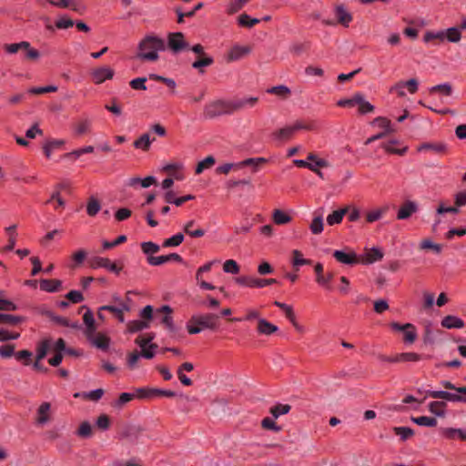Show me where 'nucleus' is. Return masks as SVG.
<instances>
[{
	"mask_svg": "<svg viewBox=\"0 0 466 466\" xmlns=\"http://www.w3.org/2000/svg\"><path fill=\"white\" fill-rule=\"evenodd\" d=\"M166 49L167 43L163 38L147 35L138 44L137 58H158V52Z\"/></svg>",
	"mask_w": 466,
	"mask_h": 466,
	"instance_id": "f257e3e1",
	"label": "nucleus"
},
{
	"mask_svg": "<svg viewBox=\"0 0 466 466\" xmlns=\"http://www.w3.org/2000/svg\"><path fill=\"white\" fill-rule=\"evenodd\" d=\"M456 43L461 39V30L458 27H451L446 31L427 32L424 35L426 43H442L445 40Z\"/></svg>",
	"mask_w": 466,
	"mask_h": 466,
	"instance_id": "f03ea898",
	"label": "nucleus"
},
{
	"mask_svg": "<svg viewBox=\"0 0 466 466\" xmlns=\"http://www.w3.org/2000/svg\"><path fill=\"white\" fill-rule=\"evenodd\" d=\"M233 114L230 100H214L207 104L204 108V115L207 118H215L222 115Z\"/></svg>",
	"mask_w": 466,
	"mask_h": 466,
	"instance_id": "7ed1b4c3",
	"label": "nucleus"
},
{
	"mask_svg": "<svg viewBox=\"0 0 466 466\" xmlns=\"http://www.w3.org/2000/svg\"><path fill=\"white\" fill-rule=\"evenodd\" d=\"M314 126L312 123H307L302 120H297L294 124L286 126L279 130L273 133L276 139L279 140H289L290 139L295 132L299 130H312Z\"/></svg>",
	"mask_w": 466,
	"mask_h": 466,
	"instance_id": "20e7f679",
	"label": "nucleus"
},
{
	"mask_svg": "<svg viewBox=\"0 0 466 466\" xmlns=\"http://www.w3.org/2000/svg\"><path fill=\"white\" fill-rule=\"evenodd\" d=\"M5 48L8 55H15L18 51H22L23 54L26 56V58H38L39 56H46V53L40 52L37 49L33 48L31 45L26 41L15 44H7L5 45Z\"/></svg>",
	"mask_w": 466,
	"mask_h": 466,
	"instance_id": "39448f33",
	"label": "nucleus"
},
{
	"mask_svg": "<svg viewBox=\"0 0 466 466\" xmlns=\"http://www.w3.org/2000/svg\"><path fill=\"white\" fill-rule=\"evenodd\" d=\"M458 393H461V395L444 390H427L426 396L433 399H442L453 402L457 401L466 403V387L463 386L458 389Z\"/></svg>",
	"mask_w": 466,
	"mask_h": 466,
	"instance_id": "423d86ee",
	"label": "nucleus"
},
{
	"mask_svg": "<svg viewBox=\"0 0 466 466\" xmlns=\"http://www.w3.org/2000/svg\"><path fill=\"white\" fill-rule=\"evenodd\" d=\"M390 327L393 330L403 333V340L407 344H412L417 339L416 328L411 323L400 324L398 322H391Z\"/></svg>",
	"mask_w": 466,
	"mask_h": 466,
	"instance_id": "0eeeda50",
	"label": "nucleus"
},
{
	"mask_svg": "<svg viewBox=\"0 0 466 466\" xmlns=\"http://www.w3.org/2000/svg\"><path fill=\"white\" fill-rule=\"evenodd\" d=\"M167 47L170 48L173 55H177L183 49L188 47V44L184 39V35L180 32L169 33L167 35Z\"/></svg>",
	"mask_w": 466,
	"mask_h": 466,
	"instance_id": "6e6552de",
	"label": "nucleus"
},
{
	"mask_svg": "<svg viewBox=\"0 0 466 466\" xmlns=\"http://www.w3.org/2000/svg\"><path fill=\"white\" fill-rule=\"evenodd\" d=\"M218 316L213 313L192 316L190 322L201 326L202 329H215Z\"/></svg>",
	"mask_w": 466,
	"mask_h": 466,
	"instance_id": "1a4fd4ad",
	"label": "nucleus"
},
{
	"mask_svg": "<svg viewBox=\"0 0 466 466\" xmlns=\"http://www.w3.org/2000/svg\"><path fill=\"white\" fill-rule=\"evenodd\" d=\"M236 282L242 286L250 288H263L268 285L277 283L275 279H260L251 277L241 276L236 279Z\"/></svg>",
	"mask_w": 466,
	"mask_h": 466,
	"instance_id": "9d476101",
	"label": "nucleus"
},
{
	"mask_svg": "<svg viewBox=\"0 0 466 466\" xmlns=\"http://www.w3.org/2000/svg\"><path fill=\"white\" fill-rule=\"evenodd\" d=\"M258 98L255 96L241 97L230 100L233 113L248 107H253L258 103Z\"/></svg>",
	"mask_w": 466,
	"mask_h": 466,
	"instance_id": "9b49d317",
	"label": "nucleus"
},
{
	"mask_svg": "<svg viewBox=\"0 0 466 466\" xmlns=\"http://www.w3.org/2000/svg\"><path fill=\"white\" fill-rule=\"evenodd\" d=\"M86 338L97 349L106 350L109 347L110 339L105 334L96 332V330L93 334L86 335Z\"/></svg>",
	"mask_w": 466,
	"mask_h": 466,
	"instance_id": "f8f14e48",
	"label": "nucleus"
},
{
	"mask_svg": "<svg viewBox=\"0 0 466 466\" xmlns=\"http://www.w3.org/2000/svg\"><path fill=\"white\" fill-rule=\"evenodd\" d=\"M169 261H177V262H182L183 258L180 255L177 253H171L169 255L165 256H148L147 257V262L151 266H160L162 264H165Z\"/></svg>",
	"mask_w": 466,
	"mask_h": 466,
	"instance_id": "ddd939ff",
	"label": "nucleus"
},
{
	"mask_svg": "<svg viewBox=\"0 0 466 466\" xmlns=\"http://www.w3.org/2000/svg\"><path fill=\"white\" fill-rule=\"evenodd\" d=\"M49 4L52 5L60 7V8H71L73 11L83 14L85 11V6L78 3L76 0H47Z\"/></svg>",
	"mask_w": 466,
	"mask_h": 466,
	"instance_id": "4468645a",
	"label": "nucleus"
},
{
	"mask_svg": "<svg viewBox=\"0 0 466 466\" xmlns=\"http://www.w3.org/2000/svg\"><path fill=\"white\" fill-rule=\"evenodd\" d=\"M114 76V71L109 67H97L92 71V79L96 84H101L106 79H111Z\"/></svg>",
	"mask_w": 466,
	"mask_h": 466,
	"instance_id": "2eb2a0df",
	"label": "nucleus"
},
{
	"mask_svg": "<svg viewBox=\"0 0 466 466\" xmlns=\"http://www.w3.org/2000/svg\"><path fill=\"white\" fill-rule=\"evenodd\" d=\"M333 257L339 262H340L342 264H346V265H354L360 261L356 253H354L353 251L345 252L343 250H335L333 252Z\"/></svg>",
	"mask_w": 466,
	"mask_h": 466,
	"instance_id": "dca6fc26",
	"label": "nucleus"
},
{
	"mask_svg": "<svg viewBox=\"0 0 466 466\" xmlns=\"http://www.w3.org/2000/svg\"><path fill=\"white\" fill-rule=\"evenodd\" d=\"M316 273V281L328 289H330L329 282L334 278V274L332 272H328L326 275H323V265L321 263H317L314 268Z\"/></svg>",
	"mask_w": 466,
	"mask_h": 466,
	"instance_id": "f3484780",
	"label": "nucleus"
},
{
	"mask_svg": "<svg viewBox=\"0 0 466 466\" xmlns=\"http://www.w3.org/2000/svg\"><path fill=\"white\" fill-rule=\"evenodd\" d=\"M172 312L173 309L169 306L165 305L158 309L156 314H164L161 318V323H163L170 331H175V325L171 317Z\"/></svg>",
	"mask_w": 466,
	"mask_h": 466,
	"instance_id": "a211bd4d",
	"label": "nucleus"
},
{
	"mask_svg": "<svg viewBox=\"0 0 466 466\" xmlns=\"http://www.w3.org/2000/svg\"><path fill=\"white\" fill-rule=\"evenodd\" d=\"M418 210V206L413 201H406L404 202L401 207L400 208L398 213H397V218L398 219H407L409 218L413 213H415Z\"/></svg>",
	"mask_w": 466,
	"mask_h": 466,
	"instance_id": "6ab92c4d",
	"label": "nucleus"
},
{
	"mask_svg": "<svg viewBox=\"0 0 466 466\" xmlns=\"http://www.w3.org/2000/svg\"><path fill=\"white\" fill-rule=\"evenodd\" d=\"M51 405L49 402H43L37 409V416L35 421L39 425H44L50 420Z\"/></svg>",
	"mask_w": 466,
	"mask_h": 466,
	"instance_id": "aec40b11",
	"label": "nucleus"
},
{
	"mask_svg": "<svg viewBox=\"0 0 466 466\" xmlns=\"http://www.w3.org/2000/svg\"><path fill=\"white\" fill-rule=\"evenodd\" d=\"M441 326L446 329H461L464 327V321L453 315H448L441 320Z\"/></svg>",
	"mask_w": 466,
	"mask_h": 466,
	"instance_id": "412c9836",
	"label": "nucleus"
},
{
	"mask_svg": "<svg viewBox=\"0 0 466 466\" xmlns=\"http://www.w3.org/2000/svg\"><path fill=\"white\" fill-rule=\"evenodd\" d=\"M253 55L249 46L235 45L229 51L228 58H239Z\"/></svg>",
	"mask_w": 466,
	"mask_h": 466,
	"instance_id": "4be33fe9",
	"label": "nucleus"
},
{
	"mask_svg": "<svg viewBox=\"0 0 466 466\" xmlns=\"http://www.w3.org/2000/svg\"><path fill=\"white\" fill-rule=\"evenodd\" d=\"M383 258V253L379 248H370L366 249L365 257L362 258L361 262L364 264H371L376 261L380 260Z\"/></svg>",
	"mask_w": 466,
	"mask_h": 466,
	"instance_id": "5701e85b",
	"label": "nucleus"
},
{
	"mask_svg": "<svg viewBox=\"0 0 466 466\" xmlns=\"http://www.w3.org/2000/svg\"><path fill=\"white\" fill-rule=\"evenodd\" d=\"M40 289L46 292H56L61 288L62 282L58 279H41Z\"/></svg>",
	"mask_w": 466,
	"mask_h": 466,
	"instance_id": "b1692460",
	"label": "nucleus"
},
{
	"mask_svg": "<svg viewBox=\"0 0 466 466\" xmlns=\"http://www.w3.org/2000/svg\"><path fill=\"white\" fill-rule=\"evenodd\" d=\"M324 221H323V214L322 213H314V218L312 219L309 229L312 234L319 235L323 231Z\"/></svg>",
	"mask_w": 466,
	"mask_h": 466,
	"instance_id": "393cba45",
	"label": "nucleus"
},
{
	"mask_svg": "<svg viewBox=\"0 0 466 466\" xmlns=\"http://www.w3.org/2000/svg\"><path fill=\"white\" fill-rule=\"evenodd\" d=\"M278 330V327L264 319L258 320V331L264 335H270Z\"/></svg>",
	"mask_w": 466,
	"mask_h": 466,
	"instance_id": "a878e982",
	"label": "nucleus"
},
{
	"mask_svg": "<svg viewBox=\"0 0 466 466\" xmlns=\"http://www.w3.org/2000/svg\"><path fill=\"white\" fill-rule=\"evenodd\" d=\"M349 212V208L335 210L327 217V223L329 226L339 224L342 221L343 217Z\"/></svg>",
	"mask_w": 466,
	"mask_h": 466,
	"instance_id": "bb28decb",
	"label": "nucleus"
},
{
	"mask_svg": "<svg viewBox=\"0 0 466 466\" xmlns=\"http://www.w3.org/2000/svg\"><path fill=\"white\" fill-rule=\"evenodd\" d=\"M335 15L338 22L345 26H348L352 20L351 15L348 13L342 5L336 6Z\"/></svg>",
	"mask_w": 466,
	"mask_h": 466,
	"instance_id": "cd10ccee",
	"label": "nucleus"
},
{
	"mask_svg": "<svg viewBox=\"0 0 466 466\" xmlns=\"http://www.w3.org/2000/svg\"><path fill=\"white\" fill-rule=\"evenodd\" d=\"M421 360V356L415 352H403L395 355V362H417Z\"/></svg>",
	"mask_w": 466,
	"mask_h": 466,
	"instance_id": "c85d7f7f",
	"label": "nucleus"
},
{
	"mask_svg": "<svg viewBox=\"0 0 466 466\" xmlns=\"http://www.w3.org/2000/svg\"><path fill=\"white\" fill-rule=\"evenodd\" d=\"M84 323L86 327V336L88 334H93L96 330V326L95 323V319L92 312L88 309L83 316Z\"/></svg>",
	"mask_w": 466,
	"mask_h": 466,
	"instance_id": "c756f323",
	"label": "nucleus"
},
{
	"mask_svg": "<svg viewBox=\"0 0 466 466\" xmlns=\"http://www.w3.org/2000/svg\"><path fill=\"white\" fill-rule=\"evenodd\" d=\"M407 87L408 91L410 94H414L418 90V81L415 78H411L408 81H400L398 82L394 86L393 89H401Z\"/></svg>",
	"mask_w": 466,
	"mask_h": 466,
	"instance_id": "7c9ffc66",
	"label": "nucleus"
},
{
	"mask_svg": "<svg viewBox=\"0 0 466 466\" xmlns=\"http://www.w3.org/2000/svg\"><path fill=\"white\" fill-rule=\"evenodd\" d=\"M154 140H155V138H153V141ZM151 143H152V140L150 139L149 135L147 133H145L142 136H140L139 138H137L134 142V147L136 148H140L144 151H147L150 147Z\"/></svg>",
	"mask_w": 466,
	"mask_h": 466,
	"instance_id": "2f4dec72",
	"label": "nucleus"
},
{
	"mask_svg": "<svg viewBox=\"0 0 466 466\" xmlns=\"http://www.w3.org/2000/svg\"><path fill=\"white\" fill-rule=\"evenodd\" d=\"M446 403L444 401H431L429 404V410L439 417H444Z\"/></svg>",
	"mask_w": 466,
	"mask_h": 466,
	"instance_id": "473e14b6",
	"label": "nucleus"
},
{
	"mask_svg": "<svg viewBox=\"0 0 466 466\" xmlns=\"http://www.w3.org/2000/svg\"><path fill=\"white\" fill-rule=\"evenodd\" d=\"M411 420L417 425L425 427H435L438 423L435 418L428 416L411 417Z\"/></svg>",
	"mask_w": 466,
	"mask_h": 466,
	"instance_id": "72a5a7b5",
	"label": "nucleus"
},
{
	"mask_svg": "<svg viewBox=\"0 0 466 466\" xmlns=\"http://www.w3.org/2000/svg\"><path fill=\"white\" fill-rule=\"evenodd\" d=\"M272 219L277 225H284L291 221V217L280 209H275L272 214Z\"/></svg>",
	"mask_w": 466,
	"mask_h": 466,
	"instance_id": "f704fd0d",
	"label": "nucleus"
},
{
	"mask_svg": "<svg viewBox=\"0 0 466 466\" xmlns=\"http://www.w3.org/2000/svg\"><path fill=\"white\" fill-rule=\"evenodd\" d=\"M149 328V323L147 320L138 319L129 321L127 323V329L129 332L135 333Z\"/></svg>",
	"mask_w": 466,
	"mask_h": 466,
	"instance_id": "c9c22d12",
	"label": "nucleus"
},
{
	"mask_svg": "<svg viewBox=\"0 0 466 466\" xmlns=\"http://www.w3.org/2000/svg\"><path fill=\"white\" fill-rule=\"evenodd\" d=\"M267 92L268 94L275 95V96H279L281 98L289 97L290 93H291L290 89L288 86H283V85L270 87V88L267 89Z\"/></svg>",
	"mask_w": 466,
	"mask_h": 466,
	"instance_id": "e433bc0d",
	"label": "nucleus"
},
{
	"mask_svg": "<svg viewBox=\"0 0 466 466\" xmlns=\"http://www.w3.org/2000/svg\"><path fill=\"white\" fill-rule=\"evenodd\" d=\"M194 224H195L194 220L188 221L184 226L185 233L187 234L188 236L192 237V238H201V237H203L205 235V231L202 228L194 229V228H193Z\"/></svg>",
	"mask_w": 466,
	"mask_h": 466,
	"instance_id": "4c0bfd02",
	"label": "nucleus"
},
{
	"mask_svg": "<svg viewBox=\"0 0 466 466\" xmlns=\"http://www.w3.org/2000/svg\"><path fill=\"white\" fill-rule=\"evenodd\" d=\"M418 150H432L436 153H444L446 146L442 143H424L418 147Z\"/></svg>",
	"mask_w": 466,
	"mask_h": 466,
	"instance_id": "58836bf2",
	"label": "nucleus"
},
{
	"mask_svg": "<svg viewBox=\"0 0 466 466\" xmlns=\"http://www.w3.org/2000/svg\"><path fill=\"white\" fill-rule=\"evenodd\" d=\"M274 304L285 312L286 317L290 320L294 327L298 326L293 309L290 306L279 301H275Z\"/></svg>",
	"mask_w": 466,
	"mask_h": 466,
	"instance_id": "ea45409f",
	"label": "nucleus"
},
{
	"mask_svg": "<svg viewBox=\"0 0 466 466\" xmlns=\"http://www.w3.org/2000/svg\"><path fill=\"white\" fill-rule=\"evenodd\" d=\"M91 127V120L88 118H81L75 126L76 133L78 136L87 133Z\"/></svg>",
	"mask_w": 466,
	"mask_h": 466,
	"instance_id": "a19ab883",
	"label": "nucleus"
},
{
	"mask_svg": "<svg viewBox=\"0 0 466 466\" xmlns=\"http://www.w3.org/2000/svg\"><path fill=\"white\" fill-rule=\"evenodd\" d=\"M47 316L56 323L65 326V327H70L72 329H78L79 324L77 322L71 323L67 319L60 316H56L51 312L47 313Z\"/></svg>",
	"mask_w": 466,
	"mask_h": 466,
	"instance_id": "79ce46f5",
	"label": "nucleus"
},
{
	"mask_svg": "<svg viewBox=\"0 0 466 466\" xmlns=\"http://www.w3.org/2000/svg\"><path fill=\"white\" fill-rule=\"evenodd\" d=\"M291 406L289 404H277L270 408V413L275 418L278 419L280 415H284L289 412Z\"/></svg>",
	"mask_w": 466,
	"mask_h": 466,
	"instance_id": "37998d69",
	"label": "nucleus"
},
{
	"mask_svg": "<svg viewBox=\"0 0 466 466\" xmlns=\"http://www.w3.org/2000/svg\"><path fill=\"white\" fill-rule=\"evenodd\" d=\"M157 389L153 388H137L136 389L135 397L139 399H151L156 397Z\"/></svg>",
	"mask_w": 466,
	"mask_h": 466,
	"instance_id": "c03bdc74",
	"label": "nucleus"
},
{
	"mask_svg": "<svg viewBox=\"0 0 466 466\" xmlns=\"http://www.w3.org/2000/svg\"><path fill=\"white\" fill-rule=\"evenodd\" d=\"M100 208H101V205H100L99 201L96 198H95L94 197H91L88 199L87 206H86L87 214L90 217H94L98 213Z\"/></svg>",
	"mask_w": 466,
	"mask_h": 466,
	"instance_id": "a18cd8bd",
	"label": "nucleus"
},
{
	"mask_svg": "<svg viewBox=\"0 0 466 466\" xmlns=\"http://www.w3.org/2000/svg\"><path fill=\"white\" fill-rule=\"evenodd\" d=\"M373 124L377 125L379 127L384 128L383 132L388 134H391L395 132V130L390 126V121L385 117L378 116L373 120Z\"/></svg>",
	"mask_w": 466,
	"mask_h": 466,
	"instance_id": "49530a36",
	"label": "nucleus"
},
{
	"mask_svg": "<svg viewBox=\"0 0 466 466\" xmlns=\"http://www.w3.org/2000/svg\"><path fill=\"white\" fill-rule=\"evenodd\" d=\"M184 240V235L182 233H177L174 235L173 237L167 238L163 242L164 248H170V247H177L179 246Z\"/></svg>",
	"mask_w": 466,
	"mask_h": 466,
	"instance_id": "de8ad7c7",
	"label": "nucleus"
},
{
	"mask_svg": "<svg viewBox=\"0 0 466 466\" xmlns=\"http://www.w3.org/2000/svg\"><path fill=\"white\" fill-rule=\"evenodd\" d=\"M134 398V393L124 392L120 394L119 398L115 402H113L112 405L115 408L121 409L125 404L131 401Z\"/></svg>",
	"mask_w": 466,
	"mask_h": 466,
	"instance_id": "09e8293b",
	"label": "nucleus"
},
{
	"mask_svg": "<svg viewBox=\"0 0 466 466\" xmlns=\"http://www.w3.org/2000/svg\"><path fill=\"white\" fill-rule=\"evenodd\" d=\"M214 157L208 156L204 160L200 161L196 167V174H201L205 169L211 167L215 164Z\"/></svg>",
	"mask_w": 466,
	"mask_h": 466,
	"instance_id": "8fccbe9b",
	"label": "nucleus"
},
{
	"mask_svg": "<svg viewBox=\"0 0 466 466\" xmlns=\"http://www.w3.org/2000/svg\"><path fill=\"white\" fill-rule=\"evenodd\" d=\"M16 309L17 307L14 302L5 299V292L0 291V310L13 311L15 310Z\"/></svg>",
	"mask_w": 466,
	"mask_h": 466,
	"instance_id": "3c124183",
	"label": "nucleus"
},
{
	"mask_svg": "<svg viewBox=\"0 0 466 466\" xmlns=\"http://www.w3.org/2000/svg\"><path fill=\"white\" fill-rule=\"evenodd\" d=\"M292 256H293L292 263H293L294 267H299V266H303V265L311 264V260L303 258L302 253L298 249H294L292 251Z\"/></svg>",
	"mask_w": 466,
	"mask_h": 466,
	"instance_id": "603ef678",
	"label": "nucleus"
},
{
	"mask_svg": "<svg viewBox=\"0 0 466 466\" xmlns=\"http://www.w3.org/2000/svg\"><path fill=\"white\" fill-rule=\"evenodd\" d=\"M420 249H432L435 253L440 254L442 250V246L435 244L431 240L425 238L420 244Z\"/></svg>",
	"mask_w": 466,
	"mask_h": 466,
	"instance_id": "864d4df0",
	"label": "nucleus"
},
{
	"mask_svg": "<svg viewBox=\"0 0 466 466\" xmlns=\"http://www.w3.org/2000/svg\"><path fill=\"white\" fill-rule=\"evenodd\" d=\"M393 431L396 435L400 436L402 441H405L414 434V431L409 427H395Z\"/></svg>",
	"mask_w": 466,
	"mask_h": 466,
	"instance_id": "5fc2aeb1",
	"label": "nucleus"
},
{
	"mask_svg": "<svg viewBox=\"0 0 466 466\" xmlns=\"http://www.w3.org/2000/svg\"><path fill=\"white\" fill-rule=\"evenodd\" d=\"M329 167V162L325 159H318L315 164L311 163L309 170L317 174L320 178H324L323 173L320 171V167Z\"/></svg>",
	"mask_w": 466,
	"mask_h": 466,
	"instance_id": "6e6d98bb",
	"label": "nucleus"
},
{
	"mask_svg": "<svg viewBox=\"0 0 466 466\" xmlns=\"http://www.w3.org/2000/svg\"><path fill=\"white\" fill-rule=\"evenodd\" d=\"M141 249L145 254L152 255L157 253L160 250V247L152 241H147L141 243Z\"/></svg>",
	"mask_w": 466,
	"mask_h": 466,
	"instance_id": "4d7b16f0",
	"label": "nucleus"
},
{
	"mask_svg": "<svg viewBox=\"0 0 466 466\" xmlns=\"http://www.w3.org/2000/svg\"><path fill=\"white\" fill-rule=\"evenodd\" d=\"M436 92H439L444 96H449L452 93V87L450 84L445 83V84L434 86L430 89V93H436Z\"/></svg>",
	"mask_w": 466,
	"mask_h": 466,
	"instance_id": "13d9d810",
	"label": "nucleus"
},
{
	"mask_svg": "<svg viewBox=\"0 0 466 466\" xmlns=\"http://www.w3.org/2000/svg\"><path fill=\"white\" fill-rule=\"evenodd\" d=\"M90 267L92 268H105L109 266V259L101 257H95L89 260Z\"/></svg>",
	"mask_w": 466,
	"mask_h": 466,
	"instance_id": "bf43d9fd",
	"label": "nucleus"
},
{
	"mask_svg": "<svg viewBox=\"0 0 466 466\" xmlns=\"http://www.w3.org/2000/svg\"><path fill=\"white\" fill-rule=\"evenodd\" d=\"M360 101L357 103V106H359V112L360 114H366L370 113L374 110V106L366 101L361 94H360Z\"/></svg>",
	"mask_w": 466,
	"mask_h": 466,
	"instance_id": "052dcab7",
	"label": "nucleus"
},
{
	"mask_svg": "<svg viewBox=\"0 0 466 466\" xmlns=\"http://www.w3.org/2000/svg\"><path fill=\"white\" fill-rule=\"evenodd\" d=\"M23 320V318L18 316H14L10 314H2L0 313V322L5 323L9 325H17Z\"/></svg>",
	"mask_w": 466,
	"mask_h": 466,
	"instance_id": "680f3d73",
	"label": "nucleus"
},
{
	"mask_svg": "<svg viewBox=\"0 0 466 466\" xmlns=\"http://www.w3.org/2000/svg\"><path fill=\"white\" fill-rule=\"evenodd\" d=\"M249 0H232L228 5V13L235 14L238 12Z\"/></svg>",
	"mask_w": 466,
	"mask_h": 466,
	"instance_id": "e2e57ef3",
	"label": "nucleus"
},
{
	"mask_svg": "<svg viewBox=\"0 0 466 466\" xmlns=\"http://www.w3.org/2000/svg\"><path fill=\"white\" fill-rule=\"evenodd\" d=\"M223 269L227 273L238 274L239 272V266L234 259H228L223 265Z\"/></svg>",
	"mask_w": 466,
	"mask_h": 466,
	"instance_id": "0e129e2a",
	"label": "nucleus"
},
{
	"mask_svg": "<svg viewBox=\"0 0 466 466\" xmlns=\"http://www.w3.org/2000/svg\"><path fill=\"white\" fill-rule=\"evenodd\" d=\"M238 23L242 26L252 27L258 23V19L251 18L247 14H242L238 17Z\"/></svg>",
	"mask_w": 466,
	"mask_h": 466,
	"instance_id": "69168bd1",
	"label": "nucleus"
},
{
	"mask_svg": "<svg viewBox=\"0 0 466 466\" xmlns=\"http://www.w3.org/2000/svg\"><path fill=\"white\" fill-rule=\"evenodd\" d=\"M386 212V208L375 209L367 213L366 219L369 223L379 220L382 215Z\"/></svg>",
	"mask_w": 466,
	"mask_h": 466,
	"instance_id": "338daca9",
	"label": "nucleus"
},
{
	"mask_svg": "<svg viewBox=\"0 0 466 466\" xmlns=\"http://www.w3.org/2000/svg\"><path fill=\"white\" fill-rule=\"evenodd\" d=\"M77 433L80 437L88 438L92 435V426L88 422L84 421L79 426Z\"/></svg>",
	"mask_w": 466,
	"mask_h": 466,
	"instance_id": "774afa93",
	"label": "nucleus"
}]
</instances>
